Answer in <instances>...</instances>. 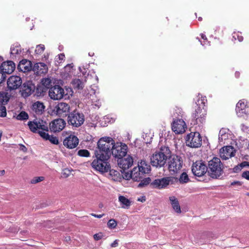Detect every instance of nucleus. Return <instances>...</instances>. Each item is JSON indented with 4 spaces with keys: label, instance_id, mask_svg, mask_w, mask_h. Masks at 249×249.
Returning <instances> with one entry per match:
<instances>
[{
    "label": "nucleus",
    "instance_id": "35",
    "mask_svg": "<svg viewBox=\"0 0 249 249\" xmlns=\"http://www.w3.org/2000/svg\"><path fill=\"white\" fill-rule=\"evenodd\" d=\"M90 98L91 100L92 101V102L93 103L96 102L97 101L95 100V99L94 98V95H95V97H96V94L98 93V88L97 86L95 85H93L91 87V89L90 91Z\"/></svg>",
    "mask_w": 249,
    "mask_h": 249
},
{
    "label": "nucleus",
    "instance_id": "52",
    "mask_svg": "<svg viewBox=\"0 0 249 249\" xmlns=\"http://www.w3.org/2000/svg\"><path fill=\"white\" fill-rule=\"evenodd\" d=\"M123 178L129 180L130 178L132 179V177L131 176V172L130 173H125L124 174Z\"/></svg>",
    "mask_w": 249,
    "mask_h": 249
},
{
    "label": "nucleus",
    "instance_id": "19",
    "mask_svg": "<svg viewBox=\"0 0 249 249\" xmlns=\"http://www.w3.org/2000/svg\"><path fill=\"white\" fill-rule=\"evenodd\" d=\"M78 143V138L76 136L72 134L66 137L63 140V145L69 149L75 148Z\"/></svg>",
    "mask_w": 249,
    "mask_h": 249
},
{
    "label": "nucleus",
    "instance_id": "8",
    "mask_svg": "<svg viewBox=\"0 0 249 249\" xmlns=\"http://www.w3.org/2000/svg\"><path fill=\"white\" fill-rule=\"evenodd\" d=\"M235 110L238 117H247L249 115V102L244 99L239 100L236 104Z\"/></svg>",
    "mask_w": 249,
    "mask_h": 249
},
{
    "label": "nucleus",
    "instance_id": "34",
    "mask_svg": "<svg viewBox=\"0 0 249 249\" xmlns=\"http://www.w3.org/2000/svg\"><path fill=\"white\" fill-rule=\"evenodd\" d=\"M21 47L18 44H14L11 47V55L19 54L21 53Z\"/></svg>",
    "mask_w": 249,
    "mask_h": 249
},
{
    "label": "nucleus",
    "instance_id": "38",
    "mask_svg": "<svg viewBox=\"0 0 249 249\" xmlns=\"http://www.w3.org/2000/svg\"><path fill=\"white\" fill-rule=\"evenodd\" d=\"M115 121V119L109 115L104 116L102 120V122L100 124L102 126H106L107 124L113 123Z\"/></svg>",
    "mask_w": 249,
    "mask_h": 249
},
{
    "label": "nucleus",
    "instance_id": "11",
    "mask_svg": "<svg viewBox=\"0 0 249 249\" xmlns=\"http://www.w3.org/2000/svg\"><path fill=\"white\" fill-rule=\"evenodd\" d=\"M182 166V160L180 157L173 155L170 157L168 168L170 171L177 173L180 170Z\"/></svg>",
    "mask_w": 249,
    "mask_h": 249
},
{
    "label": "nucleus",
    "instance_id": "4",
    "mask_svg": "<svg viewBox=\"0 0 249 249\" xmlns=\"http://www.w3.org/2000/svg\"><path fill=\"white\" fill-rule=\"evenodd\" d=\"M150 170V166L147 165L145 161H142L137 167H135L131 172L132 180L139 181L142 178L144 174L148 173Z\"/></svg>",
    "mask_w": 249,
    "mask_h": 249
},
{
    "label": "nucleus",
    "instance_id": "27",
    "mask_svg": "<svg viewBox=\"0 0 249 249\" xmlns=\"http://www.w3.org/2000/svg\"><path fill=\"white\" fill-rule=\"evenodd\" d=\"M18 70L23 72L30 71L32 69L31 61L24 59L20 61L18 66Z\"/></svg>",
    "mask_w": 249,
    "mask_h": 249
},
{
    "label": "nucleus",
    "instance_id": "3",
    "mask_svg": "<svg viewBox=\"0 0 249 249\" xmlns=\"http://www.w3.org/2000/svg\"><path fill=\"white\" fill-rule=\"evenodd\" d=\"M222 163L218 158L214 157L208 162V173L213 178H217L223 174Z\"/></svg>",
    "mask_w": 249,
    "mask_h": 249
},
{
    "label": "nucleus",
    "instance_id": "63",
    "mask_svg": "<svg viewBox=\"0 0 249 249\" xmlns=\"http://www.w3.org/2000/svg\"><path fill=\"white\" fill-rule=\"evenodd\" d=\"M199 41L200 42V43H201V44L202 46H205V45H209V42L208 41H206V40H204L203 42H202V41L199 40Z\"/></svg>",
    "mask_w": 249,
    "mask_h": 249
},
{
    "label": "nucleus",
    "instance_id": "39",
    "mask_svg": "<svg viewBox=\"0 0 249 249\" xmlns=\"http://www.w3.org/2000/svg\"><path fill=\"white\" fill-rule=\"evenodd\" d=\"M73 64L72 63L68 64L64 67V71L66 74V77L71 76L73 72Z\"/></svg>",
    "mask_w": 249,
    "mask_h": 249
},
{
    "label": "nucleus",
    "instance_id": "24",
    "mask_svg": "<svg viewBox=\"0 0 249 249\" xmlns=\"http://www.w3.org/2000/svg\"><path fill=\"white\" fill-rule=\"evenodd\" d=\"M111 154V150L97 149L95 151V155L97 159L108 160Z\"/></svg>",
    "mask_w": 249,
    "mask_h": 249
},
{
    "label": "nucleus",
    "instance_id": "21",
    "mask_svg": "<svg viewBox=\"0 0 249 249\" xmlns=\"http://www.w3.org/2000/svg\"><path fill=\"white\" fill-rule=\"evenodd\" d=\"M8 100L7 93L0 92V117H4L6 116V109L4 105L7 104Z\"/></svg>",
    "mask_w": 249,
    "mask_h": 249
},
{
    "label": "nucleus",
    "instance_id": "5",
    "mask_svg": "<svg viewBox=\"0 0 249 249\" xmlns=\"http://www.w3.org/2000/svg\"><path fill=\"white\" fill-rule=\"evenodd\" d=\"M128 146L124 143L121 142L114 143L111 148V154L113 156L118 159H121L124 157L127 152Z\"/></svg>",
    "mask_w": 249,
    "mask_h": 249
},
{
    "label": "nucleus",
    "instance_id": "47",
    "mask_svg": "<svg viewBox=\"0 0 249 249\" xmlns=\"http://www.w3.org/2000/svg\"><path fill=\"white\" fill-rule=\"evenodd\" d=\"M232 38L234 40L238 39L239 42H241L243 40V37L241 36V33L240 32H234L232 34Z\"/></svg>",
    "mask_w": 249,
    "mask_h": 249
},
{
    "label": "nucleus",
    "instance_id": "23",
    "mask_svg": "<svg viewBox=\"0 0 249 249\" xmlns=\"http://www.w3.org/2000/svg\"><path fill=\"white\" fill-rule=\"evenodd\" d=\"M45 107L44 104L40 101H36L33 103L31 107L32 112L36 115H41L44 111Z\"/></svg>",
    "mask_w": 249,
    "mask_h": 249
},
{
    "label": "nucleus",
    "instance_id": "64",
    "mask_svg": "<svg viewBox=\"0 0 249 249\" xmlns=\"http://www.w3.org/2000/svg\"><path fill=\"white\" fill-rule=\"evenodd\" d=\"M241 129L244 131H245L246 130H247L248 129V127L247 126H246V125H245L244 124H242L241 125Z\"/></svg>",
    "mask_w": 249,
    "mask_h": 249
},
{
    "label": "nucleus",
    "instance_id": "49",
    "mask_svg": "<svg viewBox=\"0 0 249 249\" xmlns=\"http://www.w3.org/2000/svg\"><path fill=\"white\" fill-rule=\"evenodd\" d=\"M78 155L81 157H88L90 154L88 150L82 149L78 151Z\"/></svg>",
    "mask_w": 249,
    "mask_h": 249
},
{
    "label": "nucleus",
    "instance_id": "55",
    "mask_svg": "<svg viewBox=\"0 0 249 249\" xmlns=\"http://www.w3.org/2000/svg\"><path fill=\"white\" fill-rule=\"evenodd\" d=\"M242 177L247 180H249V171H245L242 173Z\"/></svg>",
    "mask_w": 249,
    "mask_h": 249
},
{
    "label": "nucleus",
    "instance_id": "41",
    "mask_svg": "<svg viewBox=\"0 0 249 249\" xmlns=\"http://www.w3.org/2000/svg\"><path fill=\"white\" fill-rule=\"evenodd\" d=\"M41 83L44 87L49 88L52 86V80L49 78H43Z\"/></svg>",
    "mask_w": 249,
    "mask_h": 249
},
{
    "label": "nucleus",
    "instance_id": "45",
    "mask_svg": "<svg viewBox=\"0 0 249 249\" xmlns=\"http://www.w3.org/2000/svg\"><path fill=\"white\" fill-rule=\"evenodd\" d=\"M179 180L180 183H187L189 180V178L187 174L185 172L182 173Z\"/></svg>",
    "mask_w": 249,
    "mask_h": 249
},
{
    "label": "nucleus",
    "instance_id": "59",
    "mask_svg": "<svg viewBox=\"0 0 249 249\" xmlns=\"http://www.w3.org/2000/svg\"><path fill=\"white\" fill-rule=\"evenodd\" d=\"M240 165L242 168L245 167H249V162L247 161H243L240 164Z\"/></svg>",
    "mask_w": 249,
    "mask_h": 249
},
{
    "label": "nucleus",
    "instance_id": "48",
    "mask_svg": "<svg viewBox=\"0 0 249 249\" xmlns=\"http://www.w3.org/2000/svg\"><path fill=\"white\" fill-rule=\"evenodd\" d=\"M151 179L150 178H145L141 180V182L139 184V187H142L147 185L149 184L150 183Z\"/></svg>",
    "mask_w": 249,
    "mask_h": 249
},
{
    "label": "nucleus",
    "instance_id": "62",
    "mask_svg": "<svg viewBox=\"0 0 249 249\" xmlns=\"http://www.w3.org/2000/svg\"><path fill=\"white\" fill-rule=\"evenodd\" d=\"M118 242L117 240H115L111 244V247L112 248L116 247L118 246Z\"/></svg>",
    "mask_w": 249,
    "mask_h": 249
},
{
    "label": "nucleus",
    "instance_id": "9",
    "mask_svg": "<svg viewBox=\"0 0 249 249\" xmlns=\"http://www.w3.org/2000/svg\"><path fill=\"white\" fill-rule=\"evenodd\" d=\"M91 166L97 171L102 173L107 172L110 170V166L108 160L96 159L91 163Z\"/></svg>",
    "mask_w": 249,
    "mask_h": 249
},
{
    "label": "nucleus",
    "instance_id": "31",
    "mask_svg": "<svg viewBox=\"0 0 249 249\" xmlns=\"http://www.w3.org/2000/svg\"><path fill=\"white\" fill-rule=\"evenodd\" d=\"M229 130L226 128H222L219 133L218 140L219 142H222L229 138Z\"/></svg>",
    "mask_w": 249,
    "mask_h": 249
},
{
    "label": "nucleus",
    "instance_id": "40",
    "mask_svg": "<svg viewBox=\"0 0 249 249\" xmlns=\"http://www.w3.org/2000/svg\"><path fill=\"white\" fill-rule=\"evenodd\" d=\"M48 126H47V130H43L40 129L39 131H38V134L44 140H47L49 137L50 135L48 134Z\"/></svg>",
    "mask_w": 249,
    "mask_h": 249
},
{
    "label": "nucleus",
    "instance_id": "60",
    "mask_svg": "<svg viewBox=\"0 0 249 249\" xmlns=\"http://www.w3.org/2000/svg\"><path fill=\"white\" fill-rule=\"evenodd\" d=\"M90 215L93 216H94V217H95L100 218H102L104 216V214H96L92 213L90 214Z\"/></svg>",
    "mask_w": 249,
    "mask_h": 249
},
{
    "label": "nucleus",
    "instance_id": "53",
    "mask_svg": "<svg viewBox=\"0 0 249 249\" xmlns=\"http://www.w3.org/2000/svg\"><path fill=\"white\" fill-rule=\"evenodd\" d=\"M103 237V234L101 233H96L94 235L93 237L95 240H99Z\"/></svg>",
    "mask_w": 249,
    "mask_h": 249
},
{
    "label": "nucleus",
    "instance_id": "33",
    "mask_svg": "<svg viewBox=\"0 0 249 249\" xmlns=\"http://www.w3.org/2000/svg\"><path fill=\"white\" fill-rule=\"evenodd\" d=\"M119 201L121 203L122 208L124 209H128L131 205L130 201L125 197L123 196H119Z\"/></svg>",
    "mask_w": 249,
    "mask_h": 249
},
{
    "label": "nucleus",
    "instance_id": "16",
    "mask_svg": "<svg viewBox=\"0 0 249 249\" xmlns=\"http://www.w3.org/2000/svg\"><path fill=\"white\" fill-rule=\"evenodd\" d=\"M186 124L182 119L174 120L172 124V129L176 134H182L185 131Z\"/></svg>",
    "mask_w": 249,
    "mask_h": 249
},
{
    "label": "nucleus",
    "instance_id": "14",
    "mask_svg": "<svg viewBox=\"0 0 249 249\" xmlns=\"http://www.w3.org/2000/svg\"><path fill=\"white\" fill-rule=\"evenodd\" d=\"M115 141L110 137H103L99 139L97 142V149L111 150L110 148Z\"/></svg>",
    "mask_w": 249,
    "mask_h": 249
},
{
    "label": "nucleus",
    "instance_id": "37",
    "mask_svg": "<svg viewBox=\"0 0 249 249\" xmlns=\"http://www.w3.org/2000/svg\"><path fill=\"white\" fill-rule=\"evenodd\" d=\"M71 84L74 88L78 89H82L84 87V83L79 79H73L71 82Z\"/></svg>",
    "mask_w": 249,
    "mask_h": 249
},
{
    "label": "nucleus",
    "instance_id": "51",
    "mask_svg": "<svg viewBox=\"0 0 249 249\" xmlns=\"http://www.w3.org/2000/svg\"><path fill=\"white\" fill-rule=\"evenodd\" d=\"M47 140L49 141L51 143L54 144H57L58 143V140L57 138L56 137L52 135H50Z\"/></svg>",
    "mask_w": 249,
    "mask_h": 249
},
{
    "label": "nucleus",
    "instance_id": "1",
    "mask_svg": "<svg viewBox=\"0 0 249 249\" xmlns=\"http://www.w3.org/2000/svg\"><path fill=\"white\" fill-rule=\"evenodd\" d=\"M170 151L168 147H162L159 152H155L151 157V164L155 167H162L166 163L168 157H170Z\"/></svg>",
    "mask_w": 249,
    "mask_h": 249
},
{
    "label": "nucleus",
    "instance_id": "29",
    "mask_svg": "<svg viewBox=\"0 0 249 249\" xmlns=\"http://www.w3.org/2000/svg\"><path fill=\"white\" fill-rule=\"evenodd\" d=\"M169 199L174 211L178 213H180L181 211L178 198L175 196H170Z\"/></svg>",
    "mask_w": 249,
    "mask_h": 249
},
{
    "label": "nucleus",
    "instance_id": "25",
    "mask_svg": "<svg viewBox=\"0 0 249 249\" xmlns=\"http://www.w3.org/2000/svg\"><path fill=\"white\" fill-rule=\"evenodd\" d=\"M118 161L119 166L123 170H126L130 167L133 164V160L132 157L128 156L124 159H119Z\"/></svg>",
    "mask_w": 249,
    "mask_h": 249
},
{
    "label": "nucleus",
    "instance_id": "54",
    "mask_svg": "<svg viewBox=\"0 0 249 249\" xmlns=\"http://www.w3.org/2000/svg\"><path fill=\"white\" fill-rule=\"evenodd\" d=\"M242 169V168L241 167V166L240 165V164L235 166L233 168V171L235 173H238L241 170V169Z\"/></svg>",
    "mask_w": 249,
    "mask_h": 249
},
{
    "label": "nucleus",
    "instance_id": "32",
    "mask_svg": "<svg viewBox=\"0 0 249 249\" xmlns=\"http://www.w3.org/2000/svg\"><path fill=\"white\" fill-rule=\"evenodd\" d=\"M200 114L199 113L197 114L196 112H195L194 114V118H196V122L197 123L203 124L205 122L206 110H202L201 109Z\"/></svg>",
    "mask_w": 249,
    "mask_h": 249
},
{
    "label": "nucleus",
    "instance_id": "2",
    "mask_svg": "<svg viewBox=\"0 0 249 249\" xmlns=\"http://www.w3.org/2000/svg\"><path fill=\"white\" fill-rule=\"evenodd\" d=\"M72 90L70 88H66L65 90L59 85H55L51 87L49 90V96L53 100H59L63 98L69 97L72 95Z\"/></svg>",
    "mask_w": 249,
    "mask_h": 249
},
{
    "label": "nucleus",
    "instance_id": "42",
    "mask_svg": "<svg viewBox=\"0 0 249 249\" xmlns=\"http://www.w3.org/2000/svg\"><path fill=\"white\" fill-rule=\"evenodd\" d=\"M28 114L25 111H21L17 116V119L18 120H24L28 119Z\"/></svg>",
    "mask_w": 249,
    "mask_h": 249
},
{
    "label": "nucleus",
    "instance_id": "36",
    "mask_svg": "<svg viewBox=\"0 0 249 249\" xmlns=\"http://www.w3.org/2000/svg\"><path fill=\"white\" fill-rule=\"evenodd\" d=\"M171 113L173 117L177 118L179 117L182 118L184 115V112L182 109L178 107L175 108L172 111Z\"/></svg>",
    "mask_w": 249,
    "mask_h": 249
},
{
    "label": "nucleus",
    "instance_id": "10",
    "mask_svg": "<svg viewBox=\"0 0 249 249\" xmlns=\"http://www.w3.org/2000/svg\"><path fill=\"white\" fill-rule=\"evenodd\" d=\"M173 180L174 178L172 177H164L155 179L151 183L150 185L153 188L162 189L167 187L171 183H172Z\"/></svg>",
    "mask_w": 249,
    "mask_h": 249
},
{
    "label": "nucleus",
    "instance_id": "12",
    "mask_svg": "<svg viewBox=\"0 0 249 249\" xmlns=\"http://www.w3.org/2000/svg\"><path fill=\"white\" fill-rule=\"evenodd\" d=\"M70 107L68 104L60 102L54 107L53 112L60 117H65L70 112Z\"/></svg>",
    "mask_w": 249,
    "mask_h": 249
},
{
    "label": "nucleus",
    "instance_id": "13",
    "mask_svg": "<svg viewBox=\"0 0 249 249\" xmlns=\"http://www.w3.org/2000/svg\"><path fill=\"white\" fill-rule=\"evenodd\" d=\"M207 167L201 161H197L193 164L192 171L193 174L197 177L203 176L207 172Z\"/></svg>",
    "mask_w": 249,
    "mask_h": 249
},
{
    "label": "nucleus",
    "instance_id": "20",
    "mask_svg": "<svg viewBox=\"0 0 249 249\" xmlns=\"http://www.w3.org/2000/svg\"><path fill=\"white\" fill-rule=\"evenodd\" d=\"M66 123L62 119H58L53 120L50 124V128L54 132L61 131L65 126Z\"/></svg>",
    "mask_w": 249,
    "mask_h": 249
},
{
    "label": "nucleus",
    "instance_id": "56",
    "mask_svg": "<svg viewBox=\"0 0 249 249\" xmlns=\"http://www.w3.org/2000/svg\"><path fill=\"white\" fill-rule=\"evenodd\" d=\"M19 146L20 150H21L25 153L27 151V148L23 144H19Z\"/></svg>",
    "mask_w": 249,
    "mask_h": 249
},
{
    "label": "nucleus",
    "instance_id": "18",
    "mask_svg": "<svg viewBox=\"0 0 249 249\" xmlns=\"http://www.w3.org/2000/svg\"><path fill=\"white\" fill-rule=\"evenodd\" d=\"M235 150L232 146H226L222 147L219 151L220 158L223 160H227L235 156Z\"/></svg>",
    "mask_w": 249,
    "mask_h": 249
},
{
    "label": "nucleus",
    "instance_id": "46",
    "mask_svg": "<svg viewBox=\"0 0 249 249\" xmlns=\"http://www.w3.org/2000/svg\"><path fill=\"white\" fill-rule=\"evenodd\" d=\"M71 171H72V170H71L69 168L64 169L62 170V173H61L62 178H67L69 177L71 174Z\"/></svg>",
    "mask_w": 249,
    "mask_h": 249
},
{
    "label": "nucleus",
    "instance_id": "50",
    "mask_svg": "<svg viewBox=\"0 0 249 249\" xmlns=\"http://www.w3.org/2000/svg\"><path fill=\"white\" fill-rule=\"evenodd\" d=\"M44 179V178L43 177H35L31 180V182L33 184H36L43 181Z\"/></svg>",
    "mask_w": 249,
    "mask_h": 249
},
{
    "label": "nucleus",
    "instance_id": "57",
    "mask_svg": "<svg viewBox=\"0 0 249 249\" xmlns=\"http://www.w3.org/2000/svg\"><path fill=\"white\" fill-rule=\"evenodd\" d=\"M6 78V76L4 74L0 71V84Z\"/></svg>",
    "mask_w": 249,
    "mask_h": 249
},
{
    "label": "nucleus",
    "instance_id": "15",
    "mask_svg": "<svg viewBox=\"0 0 249 249\" xmlns=\"http://www.w3.org/2000/svg\"><path fill=\"white\" fill-rule=\"evenodd\" d=\"M28 125L30 130L34 133H38L40 129H47V124L42 120L30 121L28 123Z\"/></svg>",
    "mask_w": 249,
    "mask_h": 249
},
{
    "label": "nucleus",
    "instance_id": "7",
    "mask_svg": "<svg viewBox=\"0 0 249 249\" xmlns=\"http://www.w3.org/2000/svg\"><path fill=\"white\" fill-rule=\"evenodd\" d=\"M85 118L82 113L74 111L68 116V123L74 127H78L84 122Z\"/></svg>",
    "mask_w": 249,
    "mask_h": 249
},
{
    "label": "nucleus",
    "instance_id": "30",
    "mask_svg": "<svg viewBox=\"0 0 249 249\" xmlns=\"http://www.w3.org/2000/svg\"><path fill=\"white\" fill-rule=\"evenodd\" d=\"M33 91L31 86L24 84L21 90V94L24 97H27L30 96Z\"/></svg>",
    "mask_w": 249,
    "mask_h": 249
},
{
    "label": "nucleus",
    "instance_id": "6",
    "mask_svg": "<svg viewBox=\"0 0 249 249\" xmlns=\"http://www.w3.org/2000/svg\"><path fill=\"white\" fill-rule=\"evenodd\" d=\"M186 145L193 148L200 147L202 144V138L197 132H191L186 137Z\"/></svg>",
    "mask_w": 249,
    "mask_h": 249
},
{
    "label": "nucleus",
    "instance_id": "28",
    "mask_svg": "<svg viewBox=\"0 0 249 249\" xmlns=\"http://www.w3.org/2000/svg\"><path fill=\"white\" fill-rule=\"evenodd\" d=\"M34 71L38 74L45 73L48 71V67L44 63H37L33 67Z\"/></svg>",
    "mask_w": 249,
    "mask_h": 249
},
{
    "label": "nucleus",
    "instance_id": "26",
    "mask_svg": "<svg viewBox=\"0 0 249 249\" xmlns=\"http://www.w3.org/2000/svg\"><path fill=\"white\" fill-rule=\"evenodd\" d=\"M207 103V99L205 96L203 97L200 94H198L197 96V99L196 102L197 106V108L196 109L195 112H196L197 114L199 113L200 114L201 109L202 110H206L205 106Z\"/></svg>",
    "mask_w": 249,
    "mask_h": 249
},
{
    "label": "nucleus",
    "instance_id": "44",
    "mask_svg": "<svg viewBox=\"0 0 249 249\" xmlns=\"http://www.w3.org/2000/svg\"><path fill=\"white\" fill-rule=\"evenodd\" d=\"M45 50V46L43 44H39L36 46L35 53L37 54H41Z\"/></svg>",
    "mask_w": 249,
    "mask_h": 249
},
{
    "label": "nucleus",
    "instance_id": "58",
    "mask_svg": "<svg viewBox=\"0 0 249 249\" xmlns=\"http://www.w3.org/2000/svg\"><path fill=\"white\" fill-rule=\"evenodd\" d=\"M65 58V55L63 53H60L58 55V58H56V59H59V60L60 61L59 62L58 60H56L58 63H61V61L64 60Z\"/></svg>",
    "mask_w": 249,
    "mask_h": 249
},
{
    "label": "nucleus",
    "instance_id": "22",
    "mask_svg": "<svg viewBox=\"0 0 249 249\" xmlns=\"http://www.w3.org/2000/svg\"><path fill=\"white\" fill-rule=\"evenodd\" d=\"M15 69V64L12 61H7L3 62L0 66V71L4 74L12 73Z\"/></svg>",
    "mask_w": 249,
    "mask_h": 249
},
{
    "label": "nucleus",
    "instance_id": "17",
    "mask_svg": "<svg viewBox=\"0 0 249 249\" xmlns=\"http://www.w3.org/2000/svg\"><path fill=\"white\" fill-rule=\"evenodd\" d=\"M7 84L8 88L10 90L18 89L21 86V78L17 75L11 76L7 80Z\"/></svg>",
    "mask_w": 249,
    "mask_h": 249
},
{
    "label": "nucleus",
    "instance_id": "43",
    "mask_svg": "<svg viewBox=\"0 0 249 249\" xmlns=\"http://www.w3.org/2000/svg\"><path fill=\"white\" fill-rule=\"evenodd\" d=\"M107 225L110 229H114L116 227L117 222L114 219H111L108 221Z\"/></svg>",
    "mask_w": 249,
    "mask_h": 249
},
{
    "label": "nucleus",
    "instance_id": "61",
    "mask_svg": "<svg viewBox=\"0 0 249 249\" xmlns=\"http://www.w3.org/2000/svg\"><path fill=\"white\" fill-rule=\"evenodd\" d=\"M137 200L138 201L143 202L146 200L145 197L144 196H142L138 198Z\"/></svg>",
    "mask_w": 249,
    "mask_h": 249
}]
</instances>
